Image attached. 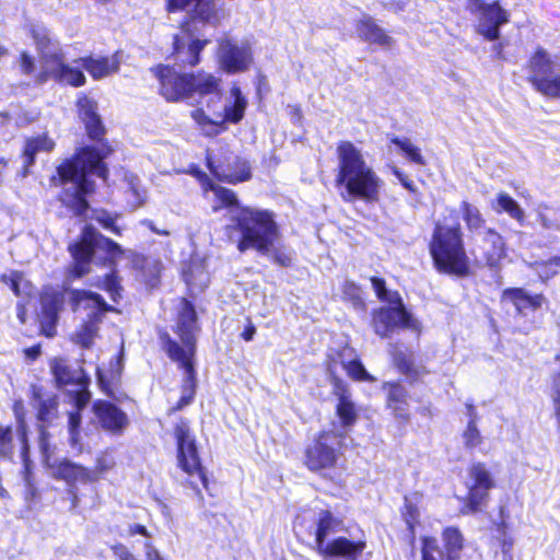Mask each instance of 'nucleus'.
I'll use <instances>...</instances> for the list:
<instances>
[{
	"instance_id": "nucleus-62",
	"label": "nucleus",
	"mask_w": 560,
	"mask_h": 560,
	"mask_svg": "<svg viewBox=\"0 0 560 560\" xmlns=\"http://www.w3.org/2000/svg\"><path fill=\"white\" fill-rule=\"evenodd\" d=\"M393 174L397 177L402 187H405L409 192H417V187L413 180H411L405 173H402L398 168H394Z\"/></svg>"
},
{
	"instance_id": "nucleus-10",
	"label": "nucleus",
	"mask_w": 560,
	"mask_h": 560,
	"mask_svg": "<svg viewBox=\"0 0 560 560\" xmlns=\"http://www.w3.org/2000/svg\"><path fill=\"white\" fill-rule=\"evenodd\" d=\"M173 436L176 445L177 467L187 476L185 485L190 488L196 497L203 501L201 488L195 481V478L201 483L202 489L209 490V472L203 465L197 438L190 428V421L180 418L173 428Z\"/></svg>"
},
{
	"instance_id": "nucleus-37",
	"label": "nucleus",
	"mask_w": 560,
	"mask_h": 560,
	"mask_svg": "<svg viewBox=\"0 0 560 560\" xmlns=\"http://www.w3.org/2000/svg\"><path fill=\"white\" fill-rule=\"evenodd\" d=\"M69 304L72 312H78L80 308L93 307V310H114L104 298L96 292L84 289H70Z\"/></svg>"
},
{
	"instance_id": "nucleus-61",
	"label": "nucleus",
	"mask_w": 560,
	"mask_h": 560,
	"mask_svg": "<svg viewBox=\"0 0 560 560\" xmlns=\"http://www.w3.org/2000/svg\"><path fill=\"white\" fill-rule=\"evenodd\" d=\"M393 174L397 177L402 187H405L409 192H417V187L413 180H411L405 173H402L398 168H394Z\"/></svg>"
},
{
	"instance_id": "nucleus-48",
	"label": "nucleus",
	"mask_w": 560,
	"mask_h": 560,
	"mask_svg": "<svg viewBox=\"0 0 560 560\" xmlns=\"http://www.w3.org/2000/svg\"><path fill=\"white\" fill-rule=\"evenodd\" d=\"M116 463L107 454H100L95 458L94 467L90 468L89 483H96L104 478L105 474L115 467Z\"/></svg>"
},
{
	"instance_id": "nucleus-49",
	"label": "nucleus",
	"mask_w": 560,
	"mask_h": 560,
	"mask_svg": "<svg viewBox=\"0 0 560 560\" xmlns=\"http://www.w3.org/2000/svg\"><path fill=\"white\" fill-rule=\"evenodd\" d=\"M49 438H50V434L46 430L45 425H40L39 427L38 445H39L43 465L47 469L50 468V465L55 460V459H52L55 447L50 444Z\"/></svg>"
},
{
	"instance_id": "nucleus-31",
	"label": "nucleus",
	"mask_w": 560,
	"mask_h": 560,
	"mask_svg": "<svg viewBox=\"0 0 560 560\" xmlns=\"http://www.w3.org/2000/svg\"><path fill=\"white\" fill-rule=\"evenodd\" d=\"M114 310H93L88 314L86 318L79 325L73 335V341L82 349H91L95 338L98 336L100 325L105 315Z\"/></svg>"
},
{
	"instance_id": "nucleus-18",
	"label": "nucleus",
	"mask_w": 560,
	"mask_h": 560,
	"mask_svg": "<svg viewBox=\"0 0 560 560\" xmlns=\"http://www.w3.org/2000/svg\"><path fill=\"white\" fill-rule=\"evenodd\" d=\"M217 62L219 69L226 74L248 71L254 65V51L249 43L237 44L234 39H218Z\"/></svg>"
},
{
	"instance_id": "nucleus-60",
	"label": "nucleus",
	"mask_w": 560,
	"mask_h": 560,
	"mask_svg": "<svg viewBox=\"0 0 560 560\" xmlns=\"http://www.w3.org/2000/svg\"><path fill=\"white\" fill-rule=\"evenodd\" d=\"M271 259L281 267H290L292 265L290 255L277 248L271 252Z\"/></svg>"
},
{
	"instance_id": "nucleus-30",
	"label": "nucleus",
	"mask_w": 560,
	"mask_h": 560,
	"mask_svg": "<svg viewBox=\"0 0 560 560\" xmlns=\"http://www.w3.org/2000/svg\"><path fill=\"white\" fill-rule=\"evenodd\" d=\"M177 368L185 373V377L180 385L182 395L179 399L167 409L166 415L173 416L191 405L195 400L197 393V371L195 362H175Z\"/></svg>"
},
{
	"instance_id": "nucleus-56",
	"label": "nucleus",
	"mask_w": 560,
	"mask_h": 560,
	"mask_svg": "<svg viewBox=\"0 0 560 560\" xmlns=\"http://www.w3.org/2000/svg\"><path fill=\"white\" fill-rule=\"evenodd\" d=\"M343 298L352 302L361 301V287L354 281L347 280L341 284Z\"/></svg>"
},
{
	"instance_id": "nucleus-41",
	"label": "nucleus",
	"mask_w": 560,
	"mask_h": 560,
	"mask_svg": "<svg viewBox=\"0 0 560 560\" xmlns=\"http://www.w3.org/2000/svg\"><path fill=\"white\" fill-rule=\"evenodd\" d=\"M109 267L110 271L103 276L102 280L96 283V287L105 291L113 302L118 303L124 290L121 284V277L119 276L116 266Z\"/></svg>"
},
{
	"instance_id": "nucleus-9",
	"label": "nucleus",
	"mask_w": 560,
	"mask_h": 560,
	"mask_svg": "<svg viewBox=\"0 0 560 560\" xmlns=\"http://www.w3.org/2000/svg\"><path fill=\"white\" fill-rule=\"evenodd\" d=\"M98 242L102 243L107 255L105 264L108 266L117 265V259L125 254L122 247L114 240L101 234L92 224H85L79 237L68 246V252L72 258L71 265L66 271L68 279H81L91 272Z\"/></svg>"
},
{
	"instance_id": "nucleus-4",
	"label": "nucleus",
	"mask_w": 560,
	"mask_h": 560,
	"mask_svg": "<svg viewBox=\"0 0 560 560\" xmlns=\"http://www.w3.org/2000/svg\"><path fill=\"white\" fill-rule=\"evenodd\" d=\"M428 249L432 265L439 273L457 278H466L472 273L464 229L455 209H451L448 215L433 223Z\"/></svg>"
},
{
	"instance_id": "nucleus-28",
	"label": "nucleus",
	"mask_w": 560,
	"mask_h": 560,
	"mask_svg": "<svg viewBox=\"0 0 560 560\" xmlns=\"http://www.w3.org/2000/svg\"><path fill=\"white\" fill-rule=\"evenodd\" d=\"M55 148L56 142L47 131L26 138L21 151L22 174L26 176L30 173L38 153H51Z\"/></svg>"
},
{
	"instance_id": "nucleus-64",
	"label": "nucleus",
	"mask_w": 560,
	"mask_h": 560,
	"mask_svg": "<svg viewBox=\"0 0 560 560\" xmlns=\"http://www.w3.org/2000/svg\"><path fill=\"white\" fill-rule=\"evenodd\" d=\"M12 411L16 423L26 422V409L23 400H14L12 404Z\"/></svg>"
},
{
	"instance_id": "nucleus-53",
	"label": "nucleus",
	"mask_w": 560,
	"mask_h": 560,
	"mask_svg": "<svg viewBox=\"0 0 560 560\" xmlns=\"http://www.w3.org/2000/svg\"><path fill=\"white\" fill-rule=\"evenodd\" d=\"M23 280V272L20 270H12L10 273L0 275V282L8 285L13 294L18 298L22 296L21 282Z\"/></svg>"
},
{
	"instance_id": "nucleus-2",
	"label": "nucleus",
	"mask_w": 560,
	"mask_h": 560,
	"mask_svg": "<svg viewBox=\"0 0 560 560\" xmlns=\"http://www.w3.org/2000/svg\"><path fill=\"white\" fill-rule=\"evenodd\" d=\"M210 191L215 196L219 209L236 208L237 211L231 217V224L228 231L240 233L236 248L240 253L255 249L261 255H268L273 244L280 237V229L276 221V214L269 209H257L249 206H240L237 195L232 189L215 185Z\"/></svg>"
},
{
	"instance_id": "nucleus-63",
	"label": "nucleus",
	"mask_w": 560,
	"mask_h": 560,
	"mask_svg": "<svg viewBox=\"0 0 560 560\" xmlns=\"http://www.w3.org/2000/svg\"><path fill=\"white\" fill-rule=\"evenodd\" d=\"M393 174L397 177L402 187H405L409 192H417V187L413 180H411L405 173H402L398 168H394Z\"/></svg>"
},
{
	"instance_id": "nucleus-54",
	"label": "nucleus",
	"mask_w": 560,
	"mask_h": 560,
	"mask_svg": "<svg viewBox=\"0 0 560 560\" xmlns=\"http://www.w3.org/2000/svg\"><path fill=\"white\" fill-rule=\"evenodd\" d=\"M19 69L23 75H32L35 71V58L26 50L18 56Z\"/></svg>"
},
{
	"instance_id": "nucleus-35",
	"label": "nucleus",
	"mask_w": 560,
	"mask_h": 560,
	"mask_svg": "<svg viewBox=\"0 0 560 560\" xmlns=\"http://www.w3.org/2000/svg\"><path fill=\"white\" fill-rule=\"evenodd\" d=\"M501 299L510 301L517 313H522L526 308L537 311L546 303L542 293L528 294L523 288L516 287L504 289Z\"/></svg>"
},
{
	"instance_id": "nucleus-29",
	"label": "nucleus",
	"mask_w": 560,
	"mask_h": 560,
	"mask_svg": "<svg viewBox=\"0 0 560 560\" xmlns=\"http://www.w3.org/2000/svg\"><path fill=\"white\" fill-rule=\"evenodd\" d=\"M354 28L358 37L364 43L377 45L384 48H389L395 43L388 32L381 27L375 19L369 14L362 15L355 22Z\"/></svg>"
},
{
	"instance_id": "nucleus-59",
	"label": "nucleus",
	"mask_w": 560,
	"mask_h": 560,
	"mask_svg": "<svg viewBox=\"0 0 560 560\" xmlns=\"http://www.w3.org/2000/svg\"><path fill=\"white\" fill-rule=\"evenodd\" d=\"M28 453L30 444H21V457L24 462V479L27 485H32V471L30 468Z\"/></svg>"
},
{
	"instance_id": "nucleus-57",
	"label": "nucleus",
	"mask_w": 560,
	"mask_h": 560,
	"mask_svg": "<svg viewBox=\"0 0 560 560\" xmlns=\"http://www.w3.org/2000/svg\"><path fill=\"white\" fill-rule=\"evenodd\" d=\"M109 549L118 560H138L137 557L122 542H116L112 545Z\"/></svg>"
},
{
	"instance_id": "nucleus-36",
	"label": "nucleus",
	"mask_w": 560,
	"mask_h": 560,
	"mask_svg": "<svg viewBox=\"0 0 560 560\" xmlns=\"http://www.w3.org/2000/svg\"><path fill=\"white\" fill-rule=\"evenodd\" d=\"M392 359L396 370L407 377L409 384L421 382L422 377L430 373L425 366L415 365L412 352L407 353L397 349L392 353Z\"/></svg>"
},
{
	"instance_id": "nucleus-50",
	"label": "nucleus",
	"mask_w": 560,
	"mask_h": 560,
	"mask_svg": "<svg viewBox=\"0 0 560 560\" xmlns=\"http://www.w3.org/2000/svg\"><path fill=\"white\" fill-rule=\"evenodd\" d=\"M464 445L467 450L479 447L483 443V438L475 420H468L465 430L462 433Z\"/></svg>"
},
{
	"instance_id": "nucleus-34",
	"label": "nucleus",
	"mask_w": 560,
	"mask_h": 560,
	"mask_svg": "<svg viewBox=\"0 0 560 560\" xmlns=\"http://www.w3.org/2000/svg\"><path fill=\"white\" fill-rule=\"evenodd\" d=\"M423 498L421 491H413L410 495L404 497L402 505L399 509L400 516L406 524L411 544L416 539L417 527L421 524V512L419 503Z\"/></svg>"
},
{
	"instance_id": "nucleus-15",
	"label": "nucleus",
	"mask_w": 560,
	"mask_h": 560,
	"mask_svg": "<svg viewBox=\"0 0 560 560\" xmlns=\"http://www.w3.org/2000/svg\"><path fill=\"white\" fill-rule=\"evenodd\" d=\"M50 369L57 387H74L73 390H68V395L78 409L85 408L91 399L89 390L91 380L84 369L81 366L71 368L60 358L51 360Z\"/></svg>"
},
{
	"instance_id": "nucleus-3",
	"label": "nucleus",
	"mask_w": 560,
	"mask_h": 560,
	"mask_svg": "<svg viewBox=\"0 0 560 560\" xmlns=\"http://www.w3.org/2000/svg\"><path fill=\"white\" fill-rule=\"evenodd\" d=\"M336 159L334 184L341 199L345 202H377L383 182L366 162L362 150L350 140H340L336 145Z\"/></svg>"
},
{
	"instance_id": "nucleus-58",
	"label": "nucleus",
	"mask_w": 560,
	"mask_h": 560,
	"mask_svg": "<svg viewBox=\"0 0 560 560\" xmlns=\"http://www.w3.org/2000/svg\"><path fill=\"white\" fill-rule=\"evenodd\" d=\"M499 546L503 553V560H513L512 558V549L514 545V540L511 536L504 535L498 538Z\"/></svg>"
},
{
	"instance_id": "nucleus-23",
	"label": "nucleus",
	"mask_w": 560,
	"mask_h": 560,
	"mask_svg": "<svg viewBox=\"0 0 560 560\" xmlns=\"http://www.w3.org/2000/svg\"><path fill=\"white\" fill-rule=\"evenodd\" d=\"M384 407L395 420L399 429H405L411 421L409 393L399 380L386 381L382 384Z\"/></svg>"
},
{
	"instance_id": "nucleus-1",
	"label": "nucleus",
	"mask_w": 560,
	"mask_h": 560,
	"mask_svg": "<svg viewBox=\"0 0 560 560\" xmlns=\"http://www.w3.org/2000/svg\"><path fill=\"white\" fill-rule=\"evenodd\" d=\"M79 120L83 125L86 138L93 144H83L63 159L56 167V174L50 176V184L65 186L74 184L72 189H63L59 195L60 202L77 217H83L90 209L88 197L95 194L96 184L90 178L95 175L107 180L109 168L106 160L115 152L106 138L107 127L98 113L95 100L81 93L75 100Z\"/></svg>"
},
{
	"instance_id": "nucleus-17",
	"label": "nucleus",
	"mask_w": 560,
	"mask_h": 560,
	"mask_svg": "<svg viewBox=\"0 0 560 560\" xmlns=\"http://www.w3.org/2000/svg\"><path fill=\"white\" fill-rule=\"evenodd\" d=\"M43 61L45 65H50L49 69L39 71L34 75V83L42 85L52 79L59 84L70 85L72 88H81L85 85L86 78L83 71L79 68L71 67L66 61L65 52L61 48H57L50 55H44Z\"/></svg>"
},
{
	"instance_id": "nucleus-19",
	"label": "nucleus",
	"mask_w": 560,
	"mask_h": 560,
	"mask_svg": "<svg viewBox=\"0 0 560 560\" xmlns=\"http://www.w3.org/2000/svg\"><path fill=\"white\" fill-rule=\"evenodd\" d=\"M466 8L470 13H479L478 34L490 42L500 38V27L510 21V13L500 0L466 2Z\"/></svg>"
},
{
	"instance_id": "nucleus-20",
	"label": "nucleus",
	"mask_w": 560,
	"mask_h": 560,
	"mask_svg": "<svg viewBox=\"0 0 560 560\" xmlns=\"http://www.w3.org/2000/svg\"><path fill=\"white\" fill-rule=\"evenodd\" d=\"M67 289L59 290L52 285L43 287L39 293V335L52 338L57 334L59 314L65 305Z\"/></svg>"
},
{
	"instance_id": "nucleus-46",
	"label": "nucleus",
	"mask_w": 560,
	"mask_h": 560,
	"mask_svg": "<svg viewBox=\"0 0 560 560\" xmlns=\"http://www.w3.org/2000/svg\"><path fill=\"white\" fill-rule=\"evenodd\" d=\"M345 371L348 377L354 382L373 383L376 381V378L368 372L358 353H355L350 361H347Z\"/></svg>"
},
{
	"instance_id": "nucleus-5",
	"label": "nucleus",
	"mask_w": 560,
	"mask_h": 560,
	"mask_svg": "<svg viewBox=\"0 0 560 560\" xmlns=\"http://www.w3.org/2000/svg\"><path fill=\"white\" fill-rule=\"evenodd\" d=\"M150 72L158 82V94L167 103H180L191 98L222 96V80L205 70L182 71L170 63H156Z\"/></svg>"
},
{
	"instance_id": "nucleus-47",
	"label": "nucleus",
	"mask_w": 560,
	"mask_h": 560,
	"mask_svg": "<svg viewBox=\"0 0 560 560\" xmlns=\"http://www.w3.org/2000/svg\"><path fill=\"white\" fill-rule=\"evenodd\" d=\"M390 143L395 144L408 161L417 165H425V160L420 149L415 145L409 138L393 137Z\"/></svg>"
},
{
	"instance_id": "nucleus-43",
	"label": "nucleus",
	"mask_w": 560,
	"mask_h": 560,
	"mask_svg": "<svg viewBox=\"0 0 560 560\" xmlns=\"http://www.w3.org/2000/svg\"><path fill=\"white\" fill-rule=\"evenodd\" d=\"M120 214L118 212H109L104 208L94 209L92 219L104 230L112 232L116 236L122 235V229L117 224Z\"/></svg>"
},
{
	"instance_id": "nucleus-51",
	"label": "nucleus",
	"mask_w": 560,
	"mask_h": 560,
	"mask_svg": "<svg viewBox=\"0 0 560 560\" xmlns=\"http://www.w3.org/2000/svg\"><path fill=\"white\" fill-rule=\"evenodd\" d=\"M14 453L11 425H0V459H12Z\"/></svg>"
},
{
	"instance_id": "nucleus-25",
	"label": "nucleus",
	"mask_w": 560,
	"mask_h": 560,
	"mask_svg": "<svg viewBox=\"0 0 560 560\" xmlns=\"http://www.w3.org/2000/svg\"><path fill=\"white\" fill-rule=\"evenodd\" d=\"M482 234L479 249L485 266L490 270L499 271L508 256L506 242L494 228H487Z\"/></svg>"
},
{
	"instance_id": "nucleus-8",
	"label": "nucleus",
	"mask_w": 560,
	"mask_h": 560,
	"mask_svg": "<svg viewBox=\"0 0 560 560\" xmlns=\"http://www.w3.org/2000/svg\"><path fill=\"white\" fill-rule=\"evenodd\" d=\"M198 330V316L194 303L187 298H180L175 326L173 327V331L179 338V341L172 338L170 332L162 328L158 331L161 349L172 362H195Z\"/></svg>"
},
{
	"instance_id": "nucleus-6",
	"label": "nucleus",
	"mask_w": 560,
	"mask_h": 560,
	"mask_svg": "<svg viewBox=\"0 0 560 560\" xmlns=\"http://www.w3.org/2000/svg\"><path fill=\"white\" fill-rule=\"evenodd\" d=\"M165 10L168 13L189 12V18H185L179 28L184 36L190 38L186 45L179 34L173 35L172 56L186 55L183 63L189 68H196L201 62V54L210 44L208 38H195L194 21L203 24L217 25L219 23V9L217 0H165Z\"/></svg>"
},
{
	"instance_id": "nucleus-7",
	"label": "nucleus",
	"mask_w": 560,
	"mask_h": 560,
	"mask_svg": "<svg viewBox=\"0 0 560 560\" xmlns=\"http://www.w3.org/2000/svg\"><path fill=\"white\" fill-rule=\"evenodd\" d=\"M370 282L377 300L387 303L371 312V326L375 335L385 339L399 329L418 330L420 328L418 320L405 305L400 293L397 290H388L384 278L372 276Z\"/></svg>"
},
{
	"instance_id": "nucleus-45",
	"label": "nucleus",
	"mask_w": 560,
	"mask_h": 560,
	"mask_svg": "<svg viewBox=\"0 0 560 560\" xmlns=\"http://www.w3.org/2000/svg\"><path fill=\"white\" fill-rule=\"evenodd\" d=\"M30 36L33 39L42 58L44 55H48V49L58 44L57 40L52 37L51 32L44 26H32L30 28Z\"/></svg>"
},
{
	"instance_id": "nucleus-24",
	"label": "nucleus",
	"mask_w": 560,
	"mask_h": 560,
	"mask_svg": "<svg viewBox=\"0 0 560 560\" xmlns=\"http://www.w3.org/2000/svg\"><path fill=\"white\" fill-rule=\"evenodd\" d=\"M92 410L101 428L112 434H121L129 424L127 413L112 401L97 399Z\"/></svg>"
},
{
	"instance_id": "nucleus-44",
	"label": "nucleus",
	"mask_w": 560,
	"mask_h": 560,
	"mask_svg": "<svg viewBox=\"0 0 560 560\" xmlns=\"http://www.w3.org/2000/svg\"><path fill=\"white\" fill-rule=\"evenodd\" d=\"M497 207H493V209L498 213L505 212L511 218L515 219L518 222H523L524 220V210L521 208V206L514 200L509 194L506 192H499L497 195Z\"/></svg>"
},
{
	"instance_id": "nucleus-32",
	"label": "nucleus",
	"mask_w": 560,
	"mask_h": 560,
	"mask_svg": "<svg viewBox=\"0 0 560 560\" xmlns=\"http://www.w3.org/2000/svg\"><path fill=\"white\" fill-rule=\"evenodd\" d=\"M355 353V350L349 345H343L341 347L330 349L326 353L324 369L330 386L339 385L340 383H347L342 377L339 376L338 368L341 366L345 370V364H347V361H350Z\"/></svg>"
},
{
	"instance_id": "nucleus-42",
	"label": "nucleus",
	"mask_w": 560,
	"mask_h": 560,
	"mask_svg": "<svg viewBox=\"0 0 560 560\" xmlns=\"http://www.w3.org/2000/svg\"><path fill=\"white\" fill-rule=\"evenodd\" d=\"M191 119L208 137H214L226 130L223 122L210 118L202 107H197L190 112Z\"/></svg>"
},
{
	"instance_id": "nucleus-26",
	"label": "nucleus",
	"mask_w": 560,
	"mask_h": 560,
	"mask_svg": "<svg viewBox=\"0 0 560 560\" xmlns=\"http://www.w3.org/2000/svg\"><path fill=\"white\" fill-rule=\"evenodd\" d=\"M331 393L337 398L335 413L342 428H352L359 419V409L352 400L348 383L331 385Z\"/></svg>"
},
{
	"instance_id": "nucleus-39",
	"label": "nucleus",
	"mask_w": 560,
	"mask_h": 560,
	"mask_svg": "<svg viewBox=\"0 0 560 560\" xmlns=\"http://www.w3.org/2000/svg\"><path fill=\"white\" fill-rule=\"evenodd\" d=\"M31 399L38 402L36 419L42 423H48L58 410V397L52 395L46 399L43 398L42 387L31 386Z\"/></svg>"
},
{
	"instance_id": "nucleus-40",
	"label": "nucleus",
	"mask_w": 560,
	"mask_h": 560,
	"mask_svg": "<svg viewBox=\"0 0 560 560\" xmlns=\"http://www.w3.org/2000/svg\"><path fill=\"white\" fill-rule=\"evenodd\" d=\"M462 218L470 233H480L486 231L487 221L482 212L472 203L463 200L459 205Z\"/></svg>"
},
{
	"instance_id": "nucleus-16",
	"label": "nucleus",
	"mask_w": 560,
	"mask_h": 560,
	"mask_svg": "<svg viewBox=\"0 0 560 560\" xmlns=\"http://www.w3.org/2000/svg\"><path fill=\"white\" fill-rule=\"evenodd\" d=\"M342 525L341 518L335 516L330 510L323 509L318 512L315 521L305 515H296L293 521V530L300 541L313 537L315 550L318 552L323 546L327 545V536L339 530Z\"/></svg>"
},
{
	"instance_id": "nucleus-21",
	"label": "nucleus",
	"mask_w": 560,
	"mask_h": 560,
	"mask_svg": "<svg viewBox=\"0 0 560 560\" xmlns=\"http://www.w3.org/2000/svg\"><path fill=\"white\" fill-rule=\"evenodd\" d=\"M48 470H50L51 477L55 480L63 481L68 486L71 509H77L80 503L77 485L89 483V478H91L90 467L63 457L54 460Z\"/></svg>"
},
{
	"instance_id": "nucleus-27",
	"label": "nucleus",
	"mask_w": 560,
	"mask_h": 560,
	"mask_svg": "<svg viewBox=\"0 0 560 560\" xmlns=\"http://www.w3.org/2000/svg\"><path fill=\"white\" fill-rule=\"evenodd\" d=\"M366 548L365 540H351L345 536H338L327 542L317 552L324 558H342L358 560Z\"/></svg>"
},
{
	"instance_id": "nucleus-12",
	"label": "nucleus",
	"mask_w": 560,
	"mask_h": 560,
	"mask_svg": "<svg viewBox=\"0 0 560 560\" xmlns=\"http://www.w3.org/2000/svg\"><path fill=\"white\" fill-rule=\"evenodd\" d=\"M497 480L485 462H472L467 467L466 493L462 500L459 513L472 515L482 512L497 488Z\"/></svg>"
},
{
	"instance_id": "nucleus-33",
	"label": "nucleus",
	"mask_w": 560,
	"mask_h": 560,
	"mask_svg": "<svg viewBox=\"0 0 560 560\" xmlns=\"http://www.w3.org/2000/svg\"><path fill=\"white\" fill-rule=\"evenodd\" d=\"M79 62L94 80H101L118 72L120 61L115 56H100L92 55L80 57Z\"/></svg>"
},
{
	"instance_id": "nucleus-13",
	"label": "nucleus",
	"mask_w": 560,
	"mask_h": 560,
	"mask_svg": "<svg viewBox=\"0 0 560 560\" xmlns=\"http://www.w3.org/2000/svg\"><path fill=\"white\" fill-rule=\"evenodd\" d=\"M524 68L534 91L547 98L560 100V73H556V62L544 47L534 49Z\"/></svg>"
},
{
	"instance_id": "nucleus-52",
	"label": "nucleus",
	"mask_w": 560,
	"mask_h": 560,
	"mask_svg": "<svg viewBox=\"0 0 560 560\" xmlns=\"http://www.w3.org/2000/svg\"><path fill=\"white\" fill-rule=\"evenodd\" d=\"M81 409L70 411L68 415V431H69V443L71 446L80 444L81 440Z\"/></svg>"
},
{
	"instance_id": "nucleus-38",
	"label": "nucleus",
	"mask_w": 560,
	"mask_h": 560,
	"mask_svg": "<svg viewBox=\"0 0 560 560\" xmlns=\"http://www.w3.org/2000/svg\"><path fill=\"white\" fill-rule=\"evenodd\" d=\"M231 96L233 102L224 107L222 119L219 120L220 122H223V127H226V124L236 125L241 122L245 116V110L248 104L238 86H233L231 89Z\"/></svg>"
},
{
	"instance_id": "nucleus-55",
	"label": "nucleus",
	"mask_w": 560,
	"mask_h": 560,
	"mask_svg": "<svg viewBox=\"0 0 560 560\" xmlns=\"http://www.w3.org/2000/svg\"><path fill=\"white\" fill-rule=\"evenodd\" d=\"M189 174L192 175L201 186L205 192L210 191L217 184L208 176L206 172L200 170L198 166H191Z\"/></svg>"
},
{
	"instance_id": "nucleus-11",
	"label": "nucleus",
	"mask_w": 560,
	"mask_h": 560,
	"mask_svg": "<svg viewBox=\"0 0 560 560\" xmlns=\"http://www.w3.org/2000/svg\"><path fill=\"white\" fill-rule=\"evenodd\" d=\"M343 455L342 435L332 430H322L304 446L302 464L310 472L330 478L340 467Z\"/></svg>"
},
{
	"instance_id": "nucleus-14",
	"label": "nucleus",
	"mask_w": 560,
	"mask_h": 560,
	"mask_svg": "<svg viewBox=\"0 0 560 560\" xmlns=\"http://www.w3.org/2000/svg\"><path fill=\"white\" fill-rule=\"evenodd\" d=\"M205 164L211 175L221 183L237 185L252 179V165L248 160L234 153L226 145L217 153H206Z\"/></svg>"
},
{
	"instance_id": "nucleus-22",
	"label": "nucleus",
	"mask_w": 560,
	"mask_h": 560,
	"mask_svg": "<svg viewBox=\"0 0 560 560\" xmlns=\"http://www.w3.org/2000/svg\"><path fill=\"white\" fill-rule=\"evenodd\" d=\"M441 537L447 560H458L459 552L464 548V536L458 527L447 526L442 529ZM420 560H438L435 553H441L438 539L434 536L424 535L420 538Z\"/></svg>"
}]
</instances>
